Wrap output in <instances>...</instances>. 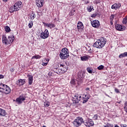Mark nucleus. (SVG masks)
I'll list each match as a JSON object with an SVG mask.
<instances>
[{"label": "nucleus", "mask_w": 127, "mask_h": 127, "mask_svg": "<svg viewBox=\"0 0 127 127\" xmlns=\"http://www.w3.org/2000/svg\"><path fill=\"white\" fill-rule=\"evenodd\" d=\"M41 58V56H39V55H37L36 56H33L32 57V59H40V58Z\"/></svg>", "instance_id": "obj_32"}, {"label": "nucleus", "mask_w": 127, "mask_h": 127, "mask_svg": "<svg viewBox=\"0 0 127 127\" xmlns=\"http://www.w3.org/2000/svg\"><path fill=\"white\" fill-rule=\"evenodd\" d=\"M78 99H79V101H81V99H82V96L80 95H78Z\"/></svg>", "instance_id": "obj_50"}, {"label": "nucleus", "mask_w": 127, "mask_h": 127, "mask_svg": "<svg viewBox=\"0 0 127 127\" xmlns=\"http://www.w3.org/2000/svg\"><path fill=\"white\" fill-rule=\"evenodd\" d=\"M110 23H111V25H113V21L110 20Z\"/></svg>", "instance_id": "obj_51"}, {"label": "nucleus", "mask_w": 127, "mask_h": 127, "mask_svg": "<svg viewBox=\"0 0 127 127\" xmlns=\"http://www.w3.org/2000/svg\"><path fill=\"white\" fill-rule=\"evenodd\" d=\"M114 18H115V15H112L110 16V20L113 21L114 20Z\"/></svg>", "instance_id": "obj_43"}, {"label": "nucleus", "mask_w": 127, "mask_h": 127, "mask_svg": "<svg viewBox=\"0 0 127 127\" xmlns=\"http://www.w3.org/2000/svg\"><path fill=\"white\" fill-rule=\"evenodd\" d=\"M123 127H127V126H125L124 125H123Z\"/></svg>", "instance_id": "obj_57"}, {"label": "nucleus", "mask_w": 127, "mask_h": 127, "mask_svg": "<svg viewBox=\"0 0 127 127\" xmlns=\"http://www.w3.org/2000/svg\"><path fill=\"white\" fill-rule=\"evenodd\" d=\"M2 43L5 45H8V44H9V41L8 40V39H7V38H6V36H5V35L2 36Z\"/></svg>", "instance_id": "obj_9"}, {"label": "nucleus", "mask_w": 127, "mask_h": 127, "mask_svg": "<svg viewBox=\"0 0 127 127\" xmlns=\"http://www.w3.org/2000/svg\"><path fill=\"white\" fill-rule=\"evenodd\" d=\"M123 23L124 24H126L127 23V16L123 19Z\"/></svg>", "instance_id": "obj_34"}, {"label": "nucleus", "mask_w": 127, "mask_h": 127, "mask_svg": "<svg viewBox=\"0 0 127 127\" xmlns=\"http://www.w3.org/2000/svg\"><path fill=\"white\" fill-rule=\"evenodd\" d=\"M13 7L15 11H17L18 10H19V9L20 8L17 5H15V4L13 5Z\"/></svg>", "instance_id": "obj_29"}, {"label": "nucleus", "mask_w": 127, "mask_h": 127, "mask_svg": "<svg viewBox=\"0 0 127 127\" xmlns=\"http://www.w3.org/2000/svg\"><path fill=\"white\" fill-rule=\"evenodd\" d=\"M71 84H72V85H75V80L74 79H72L71 81H70Z\"/></svg>", "instance_id": "obj_45"}, {"label": "nucleus", "mask_w": 127, "mask_h": 127, "mask_svg": "<svg viewBox=\"0 0 127 127\" xmlns=\"http://www.w3.org/2000/svg\"><path fill=\"white\" fill-rule=\"evenodd\" d=\"M43 24L44 25H45V26H47V27L50 28L51 29L52 28H54V27H55L56 26V25L54 24H51V23H47L43 22Z\"/></svg>", "instance_id": "obj_15"}, {"label": "nucleus", "mask_w": 127, "mask_h": 127, "mask_svg": "<svg viewBox=\"0 0 127 127\" xmlns=\"http://www.w3.org/2000/svg\"><path fill=\"white\" fill-rule=\"evenodd\" d=\"M82 98L84 99L83 101V103L85 104V103H87L88 102V100L90 99V97H89V95H88L84 94L82 96Z\"/></svg>", "instance_id": "obj_16"}, {"label": "nucleus", "mask_w": 127, "mask_h": 127, "mask_svg": "<svg viewBox=\"0 0 127 127\" xmlns=\"http://www.w3.org/2000/svg\"><path fill=\"white\" fill-rule=\"evenodd\" d=\"M15 4L18 6L20 8H21V5L22 4V2L20 1H18Z\"/></svg>", "instance_id": "obj_26"}, {"label": "nucleus", "mask_w": 127, "mask_h": 127, "mask_svg": "<svg viewBox=\"0 0 127 127\" xmlns=\"http://www.w3.org/2000/svg\"><path fill=\"white\" fill-rule=\"evenodd\" d=\"M35 13H32L31 14H30V18L32 19V20H33L34 19V18H35Z\"/></svg>", "instance_id": "obj_28"}, {"label": "nucleus", "mask_w": 127, "mask_h": 127, "mask_svg": "<svg viewBox=\"0 0 127 127\" xmlns=\"http://www.w3.org/2000/svg\"><path fill=\"white\" fill-rule=\"evenodd\" d=\"M115 91L116 92V93H120V90L117 89V88H115Z\"/></svg>", "instance_id": "obj_46"}, {"label": "nucleus", "mask_w": 127, "mask_h": 127, "mask_svg": "<svg viewBox=\"0 0 127 127\" xmlns=\"http://www.w3.org/2000/svg\"><path fill=\"white\" fill-rule=\"evenodd\" d=\"M84 124L86 127H91L94 126V122L91 119L88 120L86 122H84Z\"/></svg>", "instance_id": "obj_10"}, {"label": "nucleus", "mask_w": 127, "mask_h": 127, "mask_svg": "<svg viewBox=\"0 0 127 127\" xmlns=\"http://www.w3.org/2000/svg\"><path fill=\"white\" fill-rule=\"evenodd\" d=\"M119 57L120 58H123L124 57H127V52H125L124 53L121 54L119 55Z\"/></svg>", "instance_id": "obj_24"}, {"label": "nucleus", "mask_w": 127, "mask_h": 127, "mask_svg": "<svg viewBox=\"0 0 127 127\" xmlns=\"http://www.w3.org/2000/svg\"><path fill=\"white\" fill-rule=\"evenodd\" d=\"M84 74L82 72H79L78 75H77V80L78 81H82L83 79H84Z\"/></svg>", "instance_id": "obj_18"}, {"label": "nucleus", "mask_w": 127, "mask_h": 127, "mask_svg": "<svg viewBox=\"0 0 127 127\" xmlns=\"http://www.w3.org/2000/svg\"><path fill=\"white\" fill-rule=\"evenodd\" d=\"M106 43H107V39L101 37L99 39L97 40V41L94 44L93 46L94 47H96V48L101 49V48H103L105 46Z\"/></svg>", "instance_id": "obj_1"}, {"label": "nucleus", "mask_w": 127, "mask_h": 127, "mask_svg": "<svg viewBox=\"0 0 127 127\" xmlns=\"http://www.w3.org/2000/svg\"><path fill=\"white\" fill-rule=\"evenodd\" d=\"M44 0H36V4L38 7H41L43 6Z\"/></svg>", "instance_id": "obj_11"}, {"label": "nucleus", "mask_w": 127, "mask_h": 127, "mask_svg": "<svg viewBox=\"0 0 127 127\" xmlns=\"http://www.w3.org/2000/svg\"><path fill=\"white\" fill-rule=\"evenodd\" d=\"M72 101L74 102V103H75V104H78V103L80 102V99L78 94H76L73 97Z\"/></svg>", "instance_id": "obj_12"}, {"label": "nucleus", "mask_w": 127, "mask_h": 127, "mask_svg": "<svg viewBox=\"0 0 127 127\" xmlns=\"http://www.w3.org/2000/svg\"><path fill=\"white\" fill-rule=\"evenodd\" d=\"M26 98V97H25V96H20L19 97L16 99V102L17 103V104L20 105V104H22V102H23V101H25Z\"/></svg>", "instance_id": "obj_6"}, {"label": "nucleus", "mask_w": 127, "mask_h": 127, "mask_svg": "<svg viewBox=\"0 0 127 127\" xmlns=\"http://www.w3.org/2000/svg\"><path fill=\"white\" fill-rule=\"evenodd\" d=\"M8 40H9V44H10V43H12V42H13V41L14 40V36L13 35L8 36Z\"/></svg>", "instance_id": "obj_20"}, {"label": "nucleus", "mask_w": 127, "mask_h": 127, "mask_svg": "<svg viewBox=\"0 0 127 127\" xmlns=\"http://www.w3.org/2000/svg\"><path fill=\"white\" fill-rule=\"evenodd\" d=\"M126 66H127V63L126 64Z\"/></svg>", "instance_id": "obj_58"}, {"label": "nucleus", "mask_w": 127, "mask_h": 127, "mask_svg": "<svg viewBox=\"0 0 127 127\" xmlns=\"http://www.w3.org/2000/svg\"><path fill=\"white\" fill-rule=\"evenodd\" d=\"M93 6H89L88 7V11L89 12H91V11H92V9H93Z\"/></svg>", "instance_id": "obj_39"}, {"label": "nucleus", "mask_w": 127, "mask_h": 127, "mask_svg": "<svg viewBox=\"0 0 127 127\" xmlns=\"http://www.w3.org/2000/svg\"><path fill=\"white\" fill-rule=\"evenodd\" d=\"M19 83L20 85H24L25 84V79H19Z\"/></svg>", "instance_id": "obj_25"}, {"label": "nucleus", "mask_w": 127, "mask_h": 127, "mask_svg": "<svg viewBox=\"0 0 127 127\" xmlns=\"http://www.w3.org/2000/svg\"><path fill=\"white\" fill-rule=\"evenodd\" d=\"M4 90V84H2V88L0 89V92L3 93Z\"/></svg>", "instance_id": "obj_41"}, {"label": "nucleus", "mask_w": 127, "mask_h": 127, "mask_svg": "<svg viewBox=\"0 0 127 127\" xmlns=\"http://www.w3.org/2000/svg\"><path fill=\"white\" fill-rule=\"evenodd\" d=\"M56 73H57V74H59V75H62V74H64V72L63 70L60 67V69H58V71H56Z\"/></svg>", "instance_id": "obj_23"}, {"label": "nucleus", "mask_w": 127, "mask_h": 127, "mask_svg": "<svg viewBox=\"0 0 127 127\" xmlns=\"http://www.w3.org/2000/svg\"><path fill=\"white\" fill-rule=\"evenodd\" d=\"M121 4L120 3H115L112 5L111 8L112 9H118L121 7Z\"/></svg>", "instance_id": "obj_14"}, {"label": "nucleus", "mask_w": 127, "mask_h": 127, "mask_svg": "<svg viewBox=\"0 0 127 127\" xmlns=\"http://www.w3.org/2000/svg\"><path fill=\"white\" fill-rule=\"evenodd\" d=\"M40 37L42 39H46V38H48V37H49V32H48V30L46 29L44 32L41 33Z\"/></svg>", "instance_id": "obj_4"}, {"label": "nucleus", "mask_w": 127, "mask_h": 127, "mask_svg": "<svg viewBox=\"0 0 127 127\" xmlns=\"http://www.w3.org/2000/svg\"><path fill=\"white\" fill-rule=\"evenodd\" d=\"M94 120H98V115H95L93 117Z\"/></svg>", "instance_id": "obj_44"}, {"label": "nucleus", "mask_w": 127, "mask_h": 127, "mask_svg": "<svg viewBox=\"0 0 127 127\" xmlns=\"http://www.w3.org/2000/svg\"><path fill=\"white\" fill-rule=\"evenodd\" d=\"M86 70L87 72H88V73H90V74H92V73H93V70L91 69V68L90 67H88Z\"/></svg>", "instance_id": "obj_33"}, {"label": "nucleus", "mask_w": 127, "mask_h": 127, "mask_svg": "<svg viewBox=\"0 0 127 127\" xmlns=\"http://www.w3.org/2000/svg\"><path fill=\"white\" fill-rule=\"evenodd\" d=\"M59 65L60 68L62 69V70H63L64 73H65V72H66L67 70H68V67L66 65L62 64H60Z\"/></svg>", "instance_id": "obj_17"}, {"label": "nucleus", "mask_w": 127, "mask_h": 127, "mask_svg": "<svg viewBox=\"0 0 127 127\" xmlns=\"http://www.w3.org/2000/svg\"><path fill=\"white\" fill-rule=\"evenodd\" d=\"M97 16V14H93L91 15V17H96Z\"/></svg>", "instance_id": "obj_49"}, {"label": "nucleus", "mask_w": 127, "mask_h": 127, "mask_svg": "<svg viewBox=\"0 0 127 127\" xmlns=\"http://www.w3.org/2000/svg\"><path fill=\"white\" fill-rule=\"evenodd\" d=\"M115 28L117 30H119V31H124V30H126V27L125 26H123L120 24H116L115 25Z\"/></svg>", "instance_id": "obj_8"}, {"label": "nucleus", "mask_w": 127, "mask_h": 127, "mask_svg": "<svg viewBox=\"0 0 127 127\" xmlns=\"http://www.w3.org/2000/svg\"><path fill=\"white\" fill-rule=\"evenodd\" d=\"M4 78V76L3 75L0 74V79H3Z\"/></svg>", "instance_id": "obj_48"}, {"label": "nucleus", "mask_w": 127, "mask_h": 127, "mask_svg": "<svg viewBox=\"0 0 127 127\" xmlns=\"http://www.w3.org/2000/svg\"><path fill=\"white\" fill-rule=\"evenodd\" d=\"M10 92H11L10 87L7 85L4 84L3 93L6 95H8V94H10Z\"/></svg>", "instance_id": "obj_7"}, {"label": "nucleus", "mask_w": 127, "mask_h": 127, "mask_svg": "<svg viewBox=\"0 0 127 127\" xmlns=\"http://www.w3.org/2000/svg\"><path fill=\"white\" fill-rule=\"evenodd\" d=\"M44 105L45 107H49V106H50V103H49V102H44Z\"/></svg>", "instance_id": "obj_37"}, {"label": "nucleus", "mask_w": 127, "mask_h": 127, "mask_svg": "<svg viewBox=\"0 0 127 127\" xmlns=\"http://www.w3.org/2000/svg\"><path fill=\"white\" fill-rule=\"evenodd\" d=\"M33 25V23H32V21H30L29 23L28 24L29 28H31Z\"/></svg>", "instance_id": "obj_40"}, {"label": "nucleus", "mask_w": 127, "mask_h": 127, "mask_svg": "<svg viewBox=\"0 0 127 127\" xmlns=\"http://www.w3.org/2000/svg\"><path fill=\"white\" fill-rule=\"evenodd\" d=\"M91 25L95 28H99L100 26V21L98 20H94L91 21Z\"/></svg>", "instance_id": "obj_5"}, {"label": "nucleus", "mask_w": 127, "mask_h": 127, "mask_svg": "<svg viewBox=\"0 0 127 127\" xmlns=\"http://www.w3.org/2000/svg\"><path fill=\"white\" fill-rule=\"evenodd\" d=\"M117 103H118V104H121V101L118 102H117Z\"/></svg>", "instance_id": "obj_55"}, {"label": "nucleus", "mask_w": 127, "mask_h": 127, "mask_svg": "<svg viewBox=\"0 0 127 127\" xmlns=\"http://www.w3.org/2000/svg\"><path fill=\"white\" fill-rule=\"evenodd\" d=\"M61 59H67L69 57V53H68V49L64 48L62 49L61 53L59 55Z\"/></svg>", "instance_id": "obj_2"}, {"label": "nucleus", "mask_w": 127, "mask_h": 127, "mask_svg": "<svg viewBox=\"0 0 127 127\" xmlns=\"http://www.w3.org/2000/svg\"><path fill=\"white\" fill-rule=\"evenodd\" d=\"M3 1H7L8 0H2Z\"/></svg>", "instance_id": "obj_53"}, {"label": "nucleus", "mask_w": 127, "mask_h": 127, "mask_svg": "<svg viewBox=\"0 0 127 127\" xmlns=\"http://www.w3.org/2000/svg\"><path fill=\"white\" fill-rule=\"evenodd\" d=\"M114 127H120V126L116 125Z\"/></svg>", "instance_id": "obj_52"}, {"label": "nucleus", "mask_w": 127, "mask_h": 127, "mask_svg": "<svg viewBox=\"0 0 127 127\" xmlns=\"http://www.w3.org/2000/svg\"><path fill=\"white\" fill-rule=\"evenodd\" d=\"M2 88V85H1V87L0 86V89Z\"/></svg>", "instance_id": "obj_54"}, {"label": "nucleus", "mask_w": 127, "mask_h": 127, "mask_svg": "<svg viewBox=\"0 0 127 127\" xmlns=\"http://www.w3.org/2000/svg\"><path fill=\"white\" fill-rule=\"evenodd\" d=\"M5 31L6 32H9L10 31V28L8 26H6L5 27Z\"/></svg>", "instance_id": "obj_31"}, {"label": "nucleus", "mask_w": 127, "mask_h": 127, "mask_svg": "<svg viewBox=\"0 0 127 127\" xmlns=\"http://www.w3.org/2000/svg\"><path fill=\"white\" fill-rule=\"evenodd\" d=\"M104 127H114V125L110 124V123H107V125L104 126Z\"/></svg>", "instance_id": "obj_35"}, {"label": "nucleus", "mask_w": 127, "mask_h": 127, "mask_svg": "<svg viewBox=\"0 0 127 127\" xmlns=\"http://www.w3.org/2000/svg\"><path fill=\"white\" fill-rule=\"evenodd\" d=\"M84 120H83V118L82 117H77L74 121H73V125L74 127H81L82 125V124H84Z\"/></svg>", "instance_id": "obj_3"}, {"label": "nucleus", "mask_w": 127, "mask_h": 127, "mask_svg": "<svg viewBox=\"0 0 127 127\" xmlns=\"http://www.w3.org/2000/svg\"><path fill=\"white\" fill-rule=\"evenodd\" d=\"M10 72H14V68H10Z\"/></svg>", "instance_id": "obj_47"}, {"label": "nucleus", "mask_w": 127, "mask_h": 127, "mask_svg": "<svg viewBox=\"0 0 127 127\" xmlns=\"http://www.w3.org/2000/svg\"><path fill=\"white\" fill-rule=\"evenodd\" d=\"M9 11L10 13H12V12H14V11H15V10H14V8L13 7L11 6L9 8Z\"/></svg>", "instance_id": "obj_27"}, {"label": "nucleus", "mask_w": 127, "mask_h": 127, "mask_svg": "<svg viewBox=\"0 0 127 127\" xmlns=\"http://www.w3.org/2000/svg\"><path fill=\"white\" fill-rule=\"evenodd\" d=\"M77 29H83V28H84L83 23H82V22H78L77 23Z\"/></svg>", "instance_id": "obj_21"}, {"label": "nucleus", "mask_w": 127, "mask_h": 127, "mask_svg": "<svg viewBox=\"0 0 127 127\" xmlns=\"http://www.w3.org/2000/svg\"><path fill=\"white\" fill-rule=\"evenodd\" d=\"M75 14V10H72L70 12H69V15H71L72 16V15H74Z\"/></svg>", "instance_id": "obj_36"}, {"label": "nucleus", "mask_w": 127, "mask_h": 127, "mask_svg": "<svg viewBox=\"0 0 127 127\" xmlns=\"http://www.w3.org/2000/svg\"><path fill=\"white\" fill-rule=\"evenodd\" d=\"M86 90H90V88H86Z\"/></svg>", "instance_id": "obj_56"}, {"label": "nucleus", "mask_w": 127, "mask_h": 127, "mask_svg": "<svg viewBox=\"0 0 127 127\" xmlns=\"http://www.w3.org/2000/svg\"><path fill=\"white\" fill-rule=\"evenodd\" d=\"M124 109L125 110V112L127 113V101H126L125 103Z\"/></svg>", "instance_id": "obj_42"}, {"label": "nucleus", "mask_w": 127, "mask_h": 127, "mask_svg": "<svg viewBox=\"0 0 127 127\" xmlns=\"http://www.w3.org/2000/svg\"><path fill=\"white\" fill-rule=\"evenodd\" d=\"M0 116H1V117H5V116H6V112L5 110L0 108Z\"/></svg>", "instance_id": "obj_19"}, {"label": "nucleus", "mask_w": 127, "mask_h": 127, "mask_svg": "<svg viewBox=\"0 0 127 127\" xmlns=\"http://www.w3.org/2000/svg\"><path fill=\"white\" fill-rule=\"evenodd\" d=\"M27 77L28 78L29 85H32V83H33V76L31 75L28 74Z\"/></svg>", "instance_id": "obj_13"}, {"label": "nucleus", "mask_w": 127, "mask_h": 127, "mask_svg": "<svg viewBox=\"0 0 127 127\" xmlns=\"http://www.w3.org/2000/svg\"><path fill=\"white\" fill-rule=\"evenodd\" d=\"M90 57H90L89 56H83L81 57L80 59L82 61H87V60H88V59H89Z\"/></svg>", "instance_id": "obj_22"}, {"label": "nucleus", "mask_w": 127, "mask_h": 127, "mask_svg": "<svg viewBox=\"0 0 127 127\" xmlns=\"http://www.w3.org/2000/svg\"><path fill=\"white\" fill-rule=\"evenodd\" d=\"M45 60L47 62V63H44L43 62L42 63V65L43 66H46V65H47V64H48V62H49V59H47L46 58H45Z\"/></svg>", "instance_id": "obj_30"}, {"label": "nucleus", "mask_w": 127, "mask_h": 127, "mask_svg": "<svg viewBox=\"0 0 127 127\" xmlns=\"http://www.w3.org/2000/svg\"><path fill=\"white\" fill-rule=\"evenodd\" d=\"M104 65H101L97 67V69H98V70H103V69H104Z\"/></svg>", "instance_id": "obj_38"}]
</instances>
